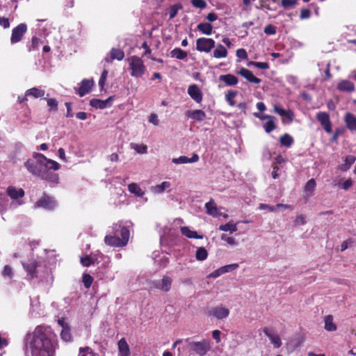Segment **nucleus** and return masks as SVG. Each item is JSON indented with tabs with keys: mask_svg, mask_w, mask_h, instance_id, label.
<instances>
[{
	"mask_svg": "<svg viewBox=\"0 0 356 356\" xmlns=\"http://www.w3.org/2000/svg\"><path fill=\"white\" fill-rule=\"evenodd\" d=\"M57 338L52 329L39 325L26 337V353L31 356H54Z\"/></svg>",
	"mask_w": 356,
	"mask_h": 356,
	"instance_id": "1",
	"label": "nucleus"
},
{
	"mask_svg": "<svg viewBox=\"0 0 356 356\" xmlns=\"http://www.w3.org/2000/svg\"><path fill=\"white\" fill-rule=\"evenodd\" d=\"M114 234L105 236L106 244L114 247H123L128 243L129 238V230L120 225L113 226Z\"/></svg>",
	"mask_w": 356,
	"mask_h": 356,
	"instance_id": "2",
	"label": "nucleus"
},
{
	"mask_svg": "<svg viewBox=\"0 0 356 356\" xmlns=\"http://www.w3.org/2000/svg\"><path fill=\"white\" fill-rule=\"evenodd\" d=\"M24 166L26 168L28 171L35 176L39 177L42 179L47 180L54 184H58L59 177L56 173L42 170L41 168L42 166H40V164L37 162V159H29L25 162Z\"/></svg>",
	"mask_w": 356,
	"mask_h": 356,
	"instance_id": "3",
	"label": "nucleus"
},
{
	"mask_svg": "<svg viewBox=\"0 0 356 356\" xmlns=\"http://www.w3.org/2000/svg\"><path fill=\"white\" fill-rule=\"evenodd\" d=\"M131 70V75L134 77H140L145 71L143 60L138 56H134L128 59Z\"/></svg>",
	"mask_w": 356,
	"mask_h": 356,
	"instance_id": "4",
	"label": "nucleus"
},
{
	"mask_svg": "<svg viewBox=\"0 0 356 356\" xmlns=\"http://www.w3.org/2000/svg\"><path fill=\"white\" fill-rule=\"evenodd\" d=\"M33 157L37 159V162L40 164V166L44 168L45 171L49 172V170H58L60 168V165L51 159H47L45 156L40 153H36L33 155Z\"/></svg>",
	"mask_w": 356,
	"mask_h": 356,
	"instance_id": "5",
	"label": "nucleus"
},
{
	"mask_svg": "<svg viewBox=\"0 0 356 356\" xmlns=\"http://www.w3.org/2000/svg\"><path fill=\"white\" fill-rule=\"evenodd\" d=\"M172 284V279L168 275H164L161 280L152 281L151 282V287L163 292H168L171 289Z\"/></svg>",
	"mask_w": 356,
	"mask_h": 356,
	"instance_id": "6",
	"label": "nucleus"
},
{
	"mask_svg": "<svg viewBox=\"0 0 356 356\" xmlns=\"http://www.w3.org/2000/svg\"><path fill=\"white\" fill-rule=\"evenodd\" d=\"M27 25L24 23H21L15 27L12 30L10 43L14 44L19 42L22 40L24 34L27 32Z\"/></svg>",
	"mask_w": 356,
	"mask_h": 356,
	"instance_id": "7",
	"label": "nucleus"
},
{
	"mask_svg": "<svg viewBox=\"0 0 356 356\" xmlns=\"http://www.w3.org/2000/svg\"><path fill=\"white\" fill-rule=\"evenodd\" d=\"M191 348L196 354L204 356L210 350L211 343L209 341L204 339L201 341L192 342Z\"/></svg>",
	"mask_w": 356,
	"mask_h": 356,
	"instance_id": "8",
	"label": "nucleus"
},
{
	"mask_svg": "<svg viewBox=\"0 0 356 356\" xmlns=\"http://www.w3.org/2000/svg\"><path fill=\"white\" fill-rule=\"evenodd\" d=\"M215 44L211 38H200L196 40V49L198 51L209 53L215 47Z\"/></svg>",
	"mask_w": 356,
	"mask_h": 356,
	"instance_id": "9",
	"label": "nucleus"
},
{
	"mask_svg": "<svg viewBox=\"0 0 356 356\" xmlns=\"http://www.w3.org/2000/svg\"><path fill=\"white\" fill-rule=\"evenodd\" d=\"M254 115L264 122L263 127L266 132L270 133L275 129V119L274 117L266 115L264 113H254Z\"/></svg>",
	"mask_w": 356,
	"mask_h": 356,
	"instance_id": "10",
	"label": "nucleus"
},
{
	"mask_svg": "<svg viewBox=\"0 0 356 356\" xmlns=\"http://www.w3.org/2000/svg\"><path fill=\"white\" fill-rule=\"evenodd\" d=\"M56 206L57 203L53 197L44 195L35 202L34 207H42L47 210L51 211L54 209Z\"/></svg>",
	"mask_w": 356,
	"mask_h": 356,
	"instance_id": "11",
	"label": "nucleus"
},
{
	"mask_svg": "<svg viewBox=\"0 0 356 356\" xmlns=\"http://www.w3.org/2000/svg\"><path fill=\"white\" fill-rule=\"evenodd\" d=\"M209 314L218 320H222L227 318L229 314V309L222 305L213 307L209 311Z\"/></svg>",
	"mask_w": 356,
	"mask_h": 356,
	"instance_id": "12",
	"label": "nucleus"
},
{
	"mask_svg": "<svg viewBox=\"0 0 356 356\" xmlns=\"http://www.w3.org/2000/svg\"><path fill=\"white\" fill-rule=\"evenodd\" d=\"M318 121L321 123L325 131L331 134L332 131V124L330 120V116L327 113H318L316 115Z\"/></svg>",
	"mask_w": 356,
	"mask_h": 356,
	"instance_id": "13",
	"label": "nucleus"
},
{
	"mask_svg": "<svg viewBox=\"0 0 356 356\" xmlns=\"http://www.w3.org/2000/svg\"><path fill=\"white\" fill-rule=\"evenodd\" d=\"M58 324L62 328L60 332L61 339L66 342L71 341L72 335L70 332V328L69 327L68 323L66 322L65 318H59L58 320Z\"/></svg>",
	"mask_w": 356,
	"mask_h": 356,
	"instance_id": "14",
	"label": "nucleus"
},
{
	"mask_svg": "<svg viewBox=\"0 0 356 356\" xmlns=\"http://www.w3.org/2000/svg\"><path fill=\"white\" fill-rule=\"evenodd\" d=\"M264 333L268 337L270 343L273 345L275 348H279L282 343L280 336L277 334L274 333L268 327H264L263 329Z\"/></svg>",
	"mask_w": 356,
	"mask_h": 356,
	"instance_id": "15",
	"label": "nucleus"
},
{
	"mask_svg": "<svg viewBox=\"0 0 356 356\" xmlns=\"http://www.w3.org/2000/svg\"><path fill=\"white\" fill-rule=\"evenodd\" d=\"M237 74H240L241 76L245 78L249 82H251V83H253L255 84H259L261 81V79L256 77L250 70H249L246 68H244V67H241L237 72Z\"/></svg>",
	"mask_w": 356,
	"mask_h": 356,
	"instance_id": "16",
	"label": "nucleus"
},
{
	"mask_svg": "<svg viewBox=\"0 0 356 356\" xmlns=\"http://www.w3.org/2000/svg\"><path fill=\"white\" fill-rule=\"evenodd\" d=\"M200 157L197 154L193 153L191 158L186 156H180L178 158H173L172 162L175 164L193 163L199 161Z\"/></svg>",
	"mask_w": 356,
	"mask_h": 356,
	"instance_id": "17",
	"label": "nucleus"
},
{
	"mask_svg": "<svg viewBox=\"0 0 356 356\" xmlns=\"http://www.w3.org/2000/svg\"><path fill=\"white\" fill-rule=\"evenodd\" d=\"M94 85V81L92 79H83L77 90V93L83 97L85 95L88 94L92 89V87Z\"/></svg>",
	"mask_w": 356,
	"mask_h": 356,
	"instance_id": "18",
	"label": "nucleus"
},
{
	"mask_svg": "<svg viewBox=\"0 0 356 356\" xmlns=\"http://www.w3.org/2000/svg\"><path fill=\"white\" fill-rule=\"evenodd\" d=\"M188 93L196 102H200L202 99V92L198 86L195 84L188 87Z\"/></svg>",
	"mask_w": 356,
	"mask_h": 356,
	"instance_id": "19",
	"label": "nucleus"
},
{
	"mask_svg": "<svg viewBox=\"0 0 356 356\" xmlns=\"http://www.w3.org/2000/svg\"><path fill=\"white\" fill-rule=\"evenodd\" d=\"M45 95V91L44 90L38 88H32L29 90H27L25 93V97L22 99H19L20 102H24L26 99V97L28 96H32L34 98L42 97Z\"/></svg>",
	"mask_w": 356,
	"mask_h": 356,
	"instance_id": "20",
	"label": "nucleus"
},
{
	"mask_svg": "<svg viewBox=\"0 0 356 356\" xmlns=\"http://www.w3.org/2000/svg\"><path fill=\"white\" fill-rule=\"evenodd\" d=\"M22 264L31 279L38 276L36 275V268L38 267V265L35 261H30L28 263H23Z\"/></svg>",
	"mask_w": 356,
	"mask_h": 356,
	"instance_id": "21",
	"label": "nucleus"
},
{
	"mask_svg": "<svg viewBox=\"0 0 356 356\" xmlns=\"http://www.w3.org/2000/svg\"><path fill=\"white\" fill-rule=\"evenodd\" d=\"M171 184L170 181H163L160 184H157L156 186H153L150 188V191L152 193L154 194H161L167 191L169 188H170Z\"/></svg>",
	"mask_w": 356,
	"mask_h": 356,
	"instance_id": "22",
	"label": "nucleus"
},
{
	"mask_svg": "<svg viewBox=\"0 0 356 356\" xmlns=\"http://www.w3.org/2000/svg\"><path fill=\"white\" fill-rule=\"evenodd\" d=\"M7 194L10 197V198L15 200L24 197V191L22 188L17 189L13 186H9L7 188Z\"/></svg>",
	"mask_w": 356,
	"mask_h": 356,
	"instance_id": "23",
	"label": "nucleus"
},
{
	"mask_svg": "<svg viewBox=\"0 0 356 356\" xmlns=\"http://www.w3.org/2000/svg\"><path fill=\"white\" fill-rule=\"evenodd\" d=\"M111 97L102 101L100 99H93L90 100V104L96 109L106 108L110 105Z\"/></svg>",
	"mask_w": 356,
	"mask_h": 356,
	"instance_id": "24",
	"label": "nucleus"
},
{
	"mask_svg": "<svg viewBox=\"0 0 356 356\" xmlns=\"http://www.w3.org/2000/svg\"><path fill=\"white\" fill-rule=\"evenodd\" d=\"M118 349L120 356H129L130 350L128 343L124 338L121 339L118 341Z\"/></svg>",
	"mask_w": 356,
	"mask_h": 356,
	"instance_id": "25",
	"label": "nucleus"
},
{
	"mask_svg": "<svg viewBox=\"0 0 356 356\" xmlns=\"http://www.w3.org/2000/svg\"><path fill=\"white\" fill-rule=\"evenodd\" d=\"M219 80L226 83L227 86H232L238 83V79L233 74H227L220 75Z\"/></svg>",
	"mask_w": 356,
	"mask_h": 356,
	"instance_id": "26",
	"label": "nucleus"
},
{
	"mask_svg": "<svg viewBox=\"0 0 356 356\" xmlns=\"http://www.w3.org/2000/svg\"><path fill=\"white\" fill-rule=\"evenodd\" d=\"M337 88L343 92H353L355 90V86L348 80H343L338 83Z\"/></svg>",
	"mask_w": 356,
	"mask_h": 356,
	"instance_id": "27",
	"label": "nucleus"
},
{
	"mask_svg": "<svg viewBox=\"0 0 356 356\" xmlns=\"http://www.w3.org/2000/svg\"><path fill=\"white\" fill-rule=\"evenodd\" d=\"M205 208L207 209V213L213 217H218L220 214L213 200H210L209 202L206 203Z\"/></svg>",
	"mask_w": 356,
	"mask_h": 356,
	"instance_id": "28",
	"label": "nucleus"
},
{
	"mask_svg": "<svg viewBox=\"0 0 356 356\" xmlns=\"http://www.w3.org/2000/svg\"><path fill=\"white\" fill-rule=\"evenodd\" d=\"M346 126L351 131H356V117L350 113H348L345 117Z\"/></svg>",
	"mask_w": 356,
	"mask_h": 356,
	"instance_id": "29",
	"label": "nucleus"
},
{
	"mask_svg": "<svg viewBox=\"0 0 356 356\" xmlns=\"http://www.w3.org/2000/svg\"><path fill=\"white\" fill-rule=\"evenodd\" d=\"M181 232L189 238H202V235H199L195 231L191 230L188 227H181Z\"/></svg>",
	"mask_w": 356,
	"mask_h": 356,
	"instance_id": "30",
	"label": "nucleus"
},
{
	"mask_svg": "<svg viewBox=\"0 0 356 356\" xmlns=\"http://www.w3.org/2000/svg\"><path fill=\"white\" fill-rule=\"evenodd\" d=\"M213 56L216 58H225L227 56V51L222 44H218L213 52Z\"/></svg>",
	"mask_w": 356,
	"mask_h": 356,
	"instance_id": "31",
	"label": "nucleus"
},
{
	"mask_svg": "<svg viewBox=\"0 0 356 356\" xmlns=\"http://www.w3.org/2000/svg\"><path fill=\"white\" fill-rule=\"evenodd\" d=\"M128 190L131 193L134 194L137 197H143L145 194V191L136 183L129 184Z\"/></svg>",
	"mask_w": 356,
	"mask_h": 356,
	"instance_id": "32",
	"label": "nucleus"
},
{
	"mask_svg": "<svg viewBox=\"0 0 356 356\" xmlns=\"http://www.w3.org/2000/svg\"><path fill=\"white\" fill-rule=\"evenodd\" d=\"M219 229L222 232H229L230 234H232L238 230L236 223H234L233 221H230L225 225H221L219 226Z\"/></svg>",
	"mask_w": 356,
	"mask_h": 356,
	"instance_id": "33",
	"label": "nucleus"
},
{
	"mask_svg": "<svg viewBox=\"0 0 356 356\" xmlns=\"http://www.w3.org/2000/svg\"><path fill=\"white\" fill-rule=\"evenodd\" d=\"M197 29L203 34L210 35L212 33L213 27L211 24L202 22L197 25Z\"/></svg>",
	"mask_w": 356,
	"mask_h": 356,
	"instance_id": "34",
	"label": "nucleus"
},
{
	"mask_svg": "<svg viewBox=\"0 0 356 356\" xmlns=\"http://www.w3.org/2000/svg\"><path fill=\"white\" fill-rule=\"evenodd\" d=\"M325 329L327 331L332 332L337 330V325L333 322V316L327 315L325 317Z\"/></svg>",
	"mask_w": 356,
	"mask_h": 356,
	"instance_id": "35",
	"label": "nucleus"
},
{
	"mask_svg": "<svg viewBox=\"0 0 356 356\" xmlns=\"http://www.w3.org/2000/svg\"><path fill=\"white\" fill-rule=\"evenodd\" d=\"M110 56L111 60L115 59L122 60L124 57V53L121 49L113 48L110 51Z\"/></svg>",
	"mask_w": 356,
	"mask_h": 356,
	"instance_id": "36",
	"label": "nucleus"
},
{
	"mask_svg": "<svg viewBox=\"0 0 356 356\" xmlns=\"http://www.w3.org/2000/svg\"><path fill=\"white\" fill-rule=\"evenodd\" d=\"M171 56L179 60H183L187 57V52L180 48H175L170 52Z\"/></svg>",
	"mask_w": 356,
	"mask_h": 356,
	"instance_id": "37",
	"label": "nucleus"
},
{
	"mask_svg": "<svg viewBox=\"0 0 356 356\" xmlns=\"http://www.w3.org/2000/svg\"><path fill=\"white\" fill-rule=\"evenodd\" d=\"M355 157L353 156H348L345 159V163L339 166V169L342 171H347L350 166L355 163Z\"/></svg>",
	"mask_w": 356,
	"mask_h": 356,
	"instance_id": "38",
	"label": "nucleus"
},
{
	"mask_svg": "<svg viewBox=\"0 0 356 356\" xmlns=\"http://www.w3.org/2000/svg\"><path fill=\"white\" fill-rule=\"evenodd\" d=\"M130 147L138 154H144L147 152V146L143 144L131 143Z\"/></svg>",
	"mask_w": 356,
	"mask_h": 356,
	"instance_id": "39",
	"label": "nucleus"
},
{
	"mask_svg": "<svg viewBox=\"0 0 356 356\" xmlns=\"http://www.w3.org/2000/svg\"><path fill=\"white\" fill-rule=\"evenodd\" d=\"M280 142L282 145L289 147L293 144V139L290 135L285 134L280 137Z\"/></svg>",
	"mask_w": 356,
	"mask_h": 356,
	"instance_id": "40",
	"label": "nucleus"
},
{
	"mask_svg": "<svg viewBox=\"0 0 356 356\" xmlns=\"http://www.w3.org/2000/svg\"><path fill=\"white\" fill-rule=\"evenodd\" d=\"M208 257V252L207 250L203 248H198L196 250L195 257L199 261H204Z\"/></svg>",
	"mask_w": 356,
	"mask_h": 356,
	"instance_id": "41",
	"label": "nucleus"
},
{
	"mask_svg": "<svg viewBox=\"0 0 356 356\" xmlns=\"http://www.w3.org/2000/svg\"><path fill=\"white\" fill-rule=\"evenodd\" d=\"M284 124L291 123L294 118V113H279Z\"/></svg>",
	"mask_w": 356,
	"mask_h": 356,
	"instance_id": "42",
	"label": "nucleus"
},
{
	"mask_svg": "<svg viewBox=\"0 0 356 356\" xmlns=\"http://www.w3.org/2000/svg\"><path fill=\"white\" fill-rule=\"evenodd\" d=\"M1 274L4 278L11 280L13 277L14 273L10 266L6 265L2 270Z\"/></svg>",
	"mask_w": 356,
	"mask_h": 356,
	"instance_id": "43",
	"label": "nucleus"
},
{
	"mask_svg": "<svg viewBox=\"0 0 356 356\" xmlns=\"http://www.w3.org/2000/svg\"><path fill=\"white\" fill-rule=\"evenodd\" d=\"M79 356H99L89 347L81 348Z\"/></svg>",
	"mask_w": 356,
	"mask_h": 356,
	"instance_id": "44",
	"label": "nucleus"
},
{
	"mask_svg": "<svg viewBox=\"0 0 356 356\" xmlns=\"http://www.w3.org/2000/svg\"><path fill=\"white\" fill-rule=\"evenodd\" d=\"M188 119L201 121L205 118V113H188Z\"/></svg>",
	"mask_w": 356,
	"mask_h": 356,
	"instance_id": "45",
	"label": "nucleus"
},
{
	"mask_svg": "<svg viewBox=\"0 0 356 356\" xmlns=\"http://www.w3.org/2000/svg\"><path fill=\"white\" fill-rule=\"evenodd\" d=\"M181 8L182 5L181 3H177L172 6L169 11L170 19H173L177 15L178 10H181Z\"/></svg>",
	"mask_w": 356,
	"mask_h": 356,
	"instance_id": "46",
	"label": "nucleus"
},
{
	"mask_svg": "<svg viewBox=\"0 0 356 356\" xmlns=\"http://www.w3.org/2000/svg\"><path fill=\"white\" fill-rule=\"evenodd\" d=\"M316 187V181L314 179H309L305 186V193H312ZM309 195H311V194H309Z\"/></svg>",
	"mask_w": 356,
	"mask_h": 356,
	"instance_id": "47",
	"label": "nucleus"
},
{
	"mask_svg": "<svg viewBox=\"0 0 356 356\" xmlns=\"http://www.w3.org/2000/svg\"><path fill=\"white\" fill-rule=\"evenodd\" d=\"M238 268V264H232L220 267L222 274L231 272Z\"/></svg>",
	"mask_w": 356,
	"mask_h": 356,
	"instance_id": "48",
	"label": "nucleus"
},
{
	"mask_svg": "<svg viewBox=\"0 0 356 356\" xmlns=\"http://www.w3.org/2000/svg\"><path fill=\"white\" fill-rule=\"evenodd\" d=\"M297 3V0H281V5L285 9L293 8Z\"/></svg>",
	"mask_w": 356,
	"mask_h": 356,
	"instance_id": "49",
	"label": "nucleus"
},
{
	"mask_svg": "<svg viewBox=\"0 0 356 356\" xmlns=\"http://www.w3.org/2000/svg\"><path fill=\"white\" fill-rule=\"evenodd\" d=\"M220 238H221V240L226 241L229 245H237V242L234 238L228 236L225 234H222L220 236Z\"/></svg>",
	"mask_w": 356,
	"mask_h": 356,
	"instance_id": "50",
	"label": "nucleus"
},
{
	"mask_svg": "<svg viewBox=\"0 0 356 356\" xmlns=\"http://www.w3.org/2000/svg\"><path fill=\"white\" fill-rule=\"evenodd\" d=\"M249 65H254L257 67V68L261 69V70H267L269 68L268 63L266 62H253L251 61L249 63Z\"/></svg>",
	"mask_w": 356,
	"mask_h": 356,
	"instance_id": "51",
	"label": "nucleus"
},
{
	"mask_svg": "<svg viewBox=\"0 0 356 356\" xmlns=\"http://www.w3.org/2000/svg\"><path fill=\"white\" fill-rule=\"evenodd\" d=\"M93 281V278L88 274H84L83 275V282L86 288L88 289Z\"/></svg>",
	"mask_w": 356,
	"mask_h": 356,
	"instance_id": "52",
	"label": "nucleus"
},
{
	"mask_svg": "<svg viewBox=\"0 0 356 356\" xmlns=\"http://www.w3.org/2000/svg\"><path fill=\"white\" fill-rule=\"evenodd\" d=\"M192 5L197 8H205L207 6V3L204 0H191Z\"/></svg>",
	"mask_w": 356,
	"mask_h": 356,
	"instance_id": "53",
	"label": "nucleus"
},
{
	"mask_svg": "<svg viewBox=\"0 0 356 356\" xmlns=\"http://www.w3.org/2000/svg\"><path fill=\"white\" fill-rule=\"evenodd\" d=\"M40 42V39L36 36H33L31 39V44L29 47V51H33L38 48Z\"/></svg>",
	"mask_w": 356,
	"mask_h": 356,
	"instance_id": "54",
	"label": "nucleus"
},
{
	"mask_svg": "<svg viewBox=\"0 0 356 356\" xmlns=\"http://www.w3.org/2000/svg\"><path fill=\"white\" fill-rule=\"evenodd\" d=\"M237 92L230 90L228 91L225 95L226 100L229 103L230 105H234L233 99L236 96Z\"/></svg>",
	"mask_w": 356,
	"mask_h": 356,
	"instance_id": "55",
	"label": "nucleus"
},
{
	"mask_svg": "<svg viewBox=\"0 0 356 356\" xmlns=\"http://www.w3.org/2000/svg\"><path fill=\"white\" fill-rule=\"evenodd\" d=\"M264 32L267 35H274L276 33V29L272 24H268L265 26Z\"/></svg>",
	"mask_w": 356,
	"mask_h": 356,
	"instance_id": "56",
	"label": "nucleus"
},
{
	"mask_svg": "<svg viewBox=\"0 0 356 356\" xmlns=\"http://www.w3.org/2000/svg\"><path fill=\"white\" fill-rule=\"evenodd\" d=\"M47 104L51 110H57L58 102L54 98H50L47 99Z\"/></svg>",
	"mask_w": 356,
	"mask_h": 356,
	"instance_id": "57",
	"label": "nucleus"
},
{
	"mask_svg": "<svg viewBox=\"0 0 356 356\" xmlns=\"http://www.w3.org/2000/svg\"><path fill=\"white\" fill-rule=\"evenodd\" d=\"M306 223V219L305 216L300 214L297 216L296 220H295V224L296 225H303Z\"/></svg>",
	"mask_w": 356,
	"mask_h": 356,
	"instance_id": "58",
	"label": "nucleus"
},
{
	"mask_svg": "<svg viewBox=\"0 0 356 356\" xmlns=\"http://www.w3.org/2000/svg\"><path fill=\"white\" fill-rule=\"evenodd\" d=\"M148 121L149 123H152L155 126L158 125L159 122V120L156 113H152L149 117Z\"/></svg>",
	"mask_w": 356,
	"mask_h": 356,
	"instance_id": "59",
	"label": "nucleus"
},
{
	"mask_svg": "<svg viewBox=\"0 0 356 356\" xmlns=\"http://www.w3.org/2000/svg\"><path fill=\"white\" fill-rule=\"evenodd\" d=\"M108 74L107 70H104L101 74L100 79L99 80V85L103 88L105 83V81L106 79Z\"/></svg>",
	"mask_w": 356,
	"mask_h": 356,
	"instance_id": "60",
	"label": "nucleus"
},
{
	"mask_svg": "<svg viewBox=\"0 0 356 356\" xmlns=\"http://www.w3.org/2000/svg\"><path fill=\"white\" fill-rule=\"evenodd\" d=\"M221 275H222V272L221 271V268H219L218 269L214 270L213 272L207 275L208 278H217L220 277Z\"/></svg>",
	"mask_w": 356,
	"mask_h": 356,
	"instance_id": "61",
	"label": "nucleus"
},
{
	"mask_svg": "<svg viewBox=\"0 0 356 356\" xmlns=\"http://www.w3.org/2000/svg\"><path fill=\"white\" fill-rule=\"evenodd\" d=\"M236 56L239 58L246 59L248 58V54L244 49H238L236 51Z\"/></svg>",
	"mask_w": 356,
	"mask_h": 356,
	"instance_id": "62",
	"label": "nucleus"
},
{
	"mask_svg": "<svg viewBox=\"0 0 356 356\" xmlns=\"http://www.w3.org/2000/svg\"><path fill=\"white\" fill-rule=\"evenodd\" d=\"M259 209L261 210L268 209L270 212L276 211V207L266 204H260Z\"/></svg>",
	"mask_w": 356,
	"mask_h": 356,
	"instance_id": "63",
	"label": "nucleus"
},
{
	"mask_svg": "<svg viewBox=\"0 0 356 356\" xmlns=\"http://www.w3.org/2000/svg\"><path fill=\"white\" fill-rule=\"evenodd\" d=\"M92 262L93 261L90 257H86L81 259V263L84 266H89Z\"/></svg>",
	"mask_w": 356,
	"mask_h": 356,
	"instance_id": "64",
	"label": "nucleus"
}]
</instances>
